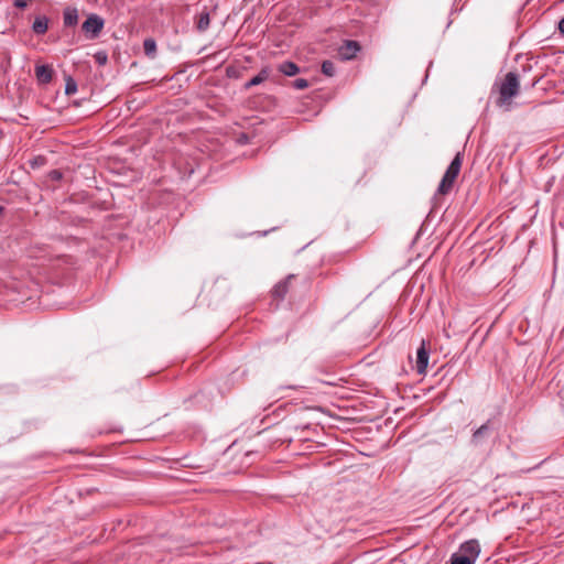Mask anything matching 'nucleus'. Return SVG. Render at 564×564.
Instances as JSON below:
<instances>
[{"mask_svg": "<svg viewBox=\"0 0 564 564\" xmlns=\"http://www.w3.org/2000/svg\"><path fill=\"white\" fill-rule=\"evenodd\" d=\"M14 6L20 9H24L28 6L26 0H14Z\"/></svg>", "mask_w": 564, "mask_h": 564, "instance_id": "obj_21", "label": "nucleus"}, {"mask_svg": "<svg viewBox=\"0 0 564 564\" xmlns=\"http://www.w3.org/2000/svg\"><path fill=\"white\" fill-rule=\"evenodd\" d=\"M76 90H77V85H76L75 80L69 78L66 82V87H65L66 95H73L76 93Z\"/></svg>", "mask_w": 564, "mask_h": 564, "instance_id": "obj_19", "label": "nucleus"}, {"mask_svg": "<svg viewBox=\"0 0 564 564\" xmlns=\"http://www.w3.org/2000/svg\"><path fill=\"white\" fill-rule=\"evenodd\" d=\"M460 167H462V156H460V153H457L455 155V158L453 159V161L451 162L449 166L447 167V170L438 185L437 194L446 195L452 191L454 183L460 172Z\"/></svg>", "mask_w": 564, "mask_h": 564, "instance_id": "obj_2", "label": "nucleus"}, {"mask_svg": "<svg viewBox=\"0 0 564 564\" xmlns=\"http://www.w3.org/2000/svg\"><path fill=\"white\" fill-rule=\"evenodd\" d=\"M292 86L295 88V89H299V90H302V89H305L307 88L310 85H308V82L304 78H297L295 79L294 82H292Z\"/></svg>", "mask_w": 564, "mask_h": 564, "instance_id": "obj_18", "label": "nucleus"}, {"mask_svg": "<svg viewBox=\"0 0 564 564\" xmlns=\"http://www.w3.org/2000/svg\"><path fill=\"white\" fill-rule=\"evenodd\" d=\"M322 72L326 76H329V77L334 76V74H335L334 63L330 61H324L322 64Z\"/></svg>", "mask_w": 564, "mask_h": 564, "instance_id": "obj_16", "label": "nucleus"}, {"mask_svg": "<svg viewBox=\"0 0 564 564\" xmlns=\"http://www.w3.org/2000/svg\"><path fill=\"white\" fill-rule=\"evenodd\" d=\"M144 54L151 58L155 57L156 54V43L153 39H145L143 42Z\"/></svg>", "mask_w": 564, "mask_h": 564, "instance_id": "obj_14", "label": "nucleus"}, {"mask_svg": "<svg viewBox=\"0 0 564 564\" xmlns=\"http://www.w3.org/2000/svg\"><path fill=\"white\" fill-rule=\"evenodd\" d=\"M270 76V68L263 67L258 75H256L253 78H251L249 82L245 84V89H250L253 86L260 85L264 80H267Z\"/></svg>", "mask_w": 564, "mask_h": 564, "instance_id": "obj_9", "label": "nucleus"}, {"mask_svg": "<svg viewBox=\"0 0 564 564\" xmlns=\"http://www.w3.org/2000/svg\"><path fill=\"white\" fill-rule=\"evenodd\" d=\"M539 83H540V79H538L536 82L531 83V88H533L534 90H536V89L539 88V87H538Z\"/></svg>", "mask_w": 564, "mask_h": 564, "instance_id": "obj_24", "label": "nucleus"}, {"mask_svg": "<svg viewBox=\"0 0 564 564\" xmlns=\"http://www.w3.org/2000/svg\"><path fill=\"white\" fill-rule=\"evenodd\" d=\"M48 29V20L46 17H37L32 25V30L35 34H44Z\"/></svg>", "mask_w": 564, "mask_h": 564, "instance_id": "obj_12", "label": "nucleus"}, {"mask_svg": "<svg viewBox=\"0 0 564 564\" xmlns=\"http://www.w3.org/2000/svg\"><path fill=\"white\" fill-rule=\"evenodd\" d=\"M488 425L487 424H484L481 425L478 430L475 431V433L473 434V437H471V442L474 444H479L481 438L487 435L488 433Z\"/></svg>", "mask_w": 564, "mask_h": 564, "instance_id": "obj_15", "label": "nucleus"}, {"mask_svg": "<svg viewBox=\"0 0 564 564\" xmlns=\"http://www.w3.org/2000/svg\"><path fill=\"white\" fill-rule=\"evenodd\" d=\"M96 57H97V61H98L100 64H104V63H106V61H107V56H106V54H102V55H101V54H98Z\"/></svg>", "mask_w": 564, "mask_h": 564, "instance_id": "obj_22", "label": "nucleus"}, {"mask_svg": "<svg viewBox=\"0 0 564 564\" xmlns=\"http://www.w3.org/2000/svg\"><path fill=\"white\" fill-rule=\"evenodd\" d=\"M360 51V45L357 41L348 40L345 41L338 48V55L341 59H351Z\"/></svg>", "mask_w": 564, "mask_h": 564, "instance_id": "obj_5", "label": "nucleus"}, {"mask_svg": "<svg viewBox=\"0 0 564 564\" xmlns=\"http://www.w3.org/2000/svg\"><path fill=\"white\" fill-rule=\"evenodd\" d=\"M104 28V20L97 14H90L83 23L82 29L90 39L99 35Z\"/></svg>", "mask_w": 564, "mask_h": 564, "instance_id": "obj_3", "label": "nucleus"}, {"mask_svg": "<svg viewBox=\"0 0 564 564\" xmlns=\"http://www.w3.org/2000/svg\"><path fill=\"white\" fill-rule=\"evenodd\" d=\"M279 72L284 74L285 76H295L300 73V67L290 61L283 62L278 66Z\"/></svg>", "mask_w": 564, "mask_h": 564, "instance_id": "obj_10", "label": "nucleus"}, {"mask_svg": "<svg viewBox=\"0 0 564 564\" xmlns=\"http://www.w3.org/2000/svg\"><path fill=\"white\" fill-rule=\"evenodd\" d=\"M294 275H289L285 280L279 282L272 290V296L276 300H282L289 292V285Z\"/></svg>", "mask_w": 564, "mask_h": 564, "instance_id": "obj_7", "label": "nucleus"}, {"mask_svg": "<svg viewBox=\"0 0 564 564\" xmlns=\"http://www.w3.org/2000/svg\"><path fill=\"white\" fill-rule=\"evenodd\" d=\"M47 177H48L50 181L57 182V181L62 180L63 174H62V172L59 170H52L47 174Z\"/></svg>", "mask_w": 564, "mask_h": 564, "instance_id": "obj_20", "label": "nucleus"}, {"mask_svg": "<svg viewBox=\"0 0 564 564\" xmlns=\"http://www.w3.org/2000/svg\"><path fill=\"white\" fill-rule=\"evenodd\" d=\"M519 76L513 72H509L495 82L490 97L494 98L497 107L508 111L512 106V99L519 94Z\"/></svg>", "mask_w": 564, "mask_h": 564, "instance_id": "obj_1", "label": "nucleus"}, {"mask_svg": "<svg viewBox=\"0 0 564 564\" xmlns=\"http://www.w3.org/2000/svg\"><path fill=\"white\" fill-rule=\"evenodd\" d=\"M64 24L66 26H74L78 23V11L75 8H66L64 10Z\"/></svg>", "mask_w": 564, "mask_h": 564, "instance_id": "obj_11", "label": "nucleus"}, {"mask_svg": "<svg viewBox=\"0 0 564 564\" xmlns=\"http://www.w3.org/2000/svg\"><path fill=\"white\" fill-rule=\"evenodd\" d=\"M451 564H474V562L468 560L466 556L455 553L452 555Z\"/></svg>", "mask_w": 564, "mask_h": 564, "instance_id": "obj_17", "label": "nucleus"}, {"mask_svg": "<svg viewBox=\"0 0 564 564\" xmlns=\"http://www.w3.org/2000/svg\"><path fill=\"white\" fill-rule=\"evenodd\" d=\"M429 364V350L426 348L425 340H422L420 348L416 352V371L419 375H424L426 372Z\"/></svg>", "mask_w": 564, "mask_h": 564, "instance_id": "obj_6", "label": "nucleus"}, {"mask_svg": "<svg viewBox=\"0 0 564 564\" xmlns=\"http://www.w3.org/2000/svg\"><path fill=\"white\" fill-rule=\"evenodd\" d=\"M35 75L40 83L46 84L52 80L53 77V70L47 65H40L35 68Z\"/></svg>", "mask_w": 564, "mask_h": 564, "instance_id": "obj_8", "label": "nucleus"}, {"mask_svg": "<svg viewBox=\"0 0 564 564\" xmlns=\"http://www.w3.org/2000/svg\"><path fill=\"white\" fill-rule=\"evenodd\" d=\"M558 30L562 34H564V17L558 22Z\"/></svg>", "mask_w": 564, "mask_h": 564, "instance_id": "obj_23", "label": "nucleus"}, {"mask_svg": "<svg viewBox=\"0 0 564 564\" xmlns=\"http://www.w3.org/2000/svg\"><path fill=\"white\" fill-rule=\"evenodd\" d=\"M209 24H210L209 13L206 11L202 12L197 19L196 29L199 32H205L209 28Z\"/></svg>", "mask_w": 564, "mask_h": 564, "instance_id": "obj_13", "label": "nucleus"}, {"mask_svg": "<svg viewBox=\"0 0 564 564\" xmlns=\"http://www.w3.org/2000/svg\"><path fill=\"white\" fill-rule=\"evenodd\" d=\"M480 553V545L477 540H469L463 543L459 547L458 554L466 556L468 560L475 563L476 558Z\"/></svg>", "mask_w": 564, "mask_h": 564, "instance_id": "obj_4", "label": "nucleus"}]
</instances>
